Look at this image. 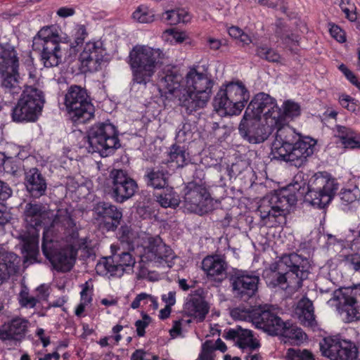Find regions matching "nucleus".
<instances>
[{
    "label": "nucleus",
    "instance_id": "473e14b6",
    "mask_svg": "<svg viewBox=\"0 0 360 360\" xmlns=\"http://www.w3.org/2000/svg\"><path fill=\"white\" fill-rule=\"evenodd\" d=\"M143 179L147 186L154 189L165 188L168 185V172L162 166L146 168Z\"/></svg>",
    "mask_w": 360,
    "mask_h": 360
},
{
    "label": "nucleus",
    "instance_id": "7ed1b4c3",
    "mask_svg": "<svg viewBox=\"0 0 360 360\" xmlns=\"http://www.w3.org/2000/svg\"><path fill=\"white\" fill-rule=\"evenodd\" d=\"M164 58L165 53L160 49L135 46L129 52L128 61L133 83L144 86L150 83Z\"/></svg>",
    "mask_w": 360,
    "mask_h": 360
},
{
    "label": "nucleus",
    "instance_id": "bb28decb",
    "mask_svg": "<svg viewBox=\"0 0 360 360\" xmlns=\"http://www.w3.org/2000/svg\"><path fill=\"white\" fill-rule=\"evenodd\" d=\"M203 290L201 288L195 290L189 295L187 302L184 304L185 309L189 316L198 319L202 321L209 311V307L204 297Z\"/></svg>",
    "mask_w": 360,
    "mask_h": 360
},
{
    "label": "nucleus",
    "instance_id": "052dcab7",
    "mask_svg": "<svg viewBox=\"0 0 360 360\" xmlns=\"http://www.w3.org/2000/svg\"><path fill=\"white\" fill-rule=\"evenodd\" d=\"M149 300L153 301V298L150 295L146 292H141L136 295L135 299L131 303V307L134 309H136L141 306L146 305Z\"/></svg>",
    "mask_w": 360,
    "mask_h": 360
},
{
    "label": "nucleus",
    "instance_id": "79ce46f5",
    "mask_svg": "<svg viewBox=\"0 0 360 360\" xmlns=\"http://www.w3.org/2000/svg\"><path fill=\"white\" fill-rule=\"evenodd\" d=\"M117 238L121 243L127 245L129 250H134V243L137 238V234L131 226H121L117 232Z\"/></svg>",
    "mask_w": 360,
    "mask_h": 360
},
{
    "label": "nucleus",
    "instance_id": "4d7b16f0",
    "mask_svg": "<svg viewBox=\"0 0 360 360\" xmlns=\"http://www.w3.org/2000/svg\"><path fill=\"white\" fill-rule=\"evenodd\" d=\"M142 319L137 320L134 325L136 329V334L139 337H143L146 334V328L150 323L152 319L147 314L141 313Z\"/></svg>",
    "mask_w": 360,
    "mask_h": 360
},
{
    "label": "nucleus",
    "instance_id": "f3484780",
    "mask_svg": "<svg viewBox=\"0 0 360 360\" xmlns=\"http://www.w3.org/2000/svg\"><path fill=\"white\" fill-rule=\"evenodd\" d=\"M303 136L296 133L295 129L288 124L278 128L275 141L272 143L271 154L273 158L279 159L280 156L286 155L288 150Z\"/></svg>",
    "mask_w": 360,
    "mask_h": 360
},
{
    "label": "nucleus",
    "instance_id": "aec40b11",
    "mask_svg": "<svg viewBox=\"0 0 360 360\" xmlns=\"http://www.w3.org/2000/svg\"><path fill=\"white\" fill-rule=\"evenodd\" d=\"M223 338L226 340H233L243 350H255L260 347L259 341L254 338L252 331L244 329L240 326L225 330Z\"/></svg>",
    "mask_w": 360,
    "mask_h": 360
},
{
    "label": "nucleus",
    "instance_id": "ddd939ff",
    "mask_svg": "<svg viewBox=\"0 0 360 360\" xmlns=\"http://www.w3.org/2000/svg\"><path fill=\"white\" fill-rule=\"evenodd\" d=\"M184 208L190 212L207 213L213 209V200L205 187L190 182L184 189Z\"/></svg>",
    "mask_w": 360,
    "mask_h": 360
},
{
    "label": "nucleus",
    "instance_id": "f03ea898",
    "mask_svg": "<svg viewBox=\"0 0 360 360\" xmlns=\"http://www.w3.org/2000/svg\"><path fill=\"white\" fill-rule=\"evenodd\" d=\"M214 85L210 75L199 72L196 67H190L181 79V109L190 115L205 108L212 97Z\"/></svg>",
    "mask_w": 360,
    "mask_h": 360
},
{
    "label": "nucleus",
    "instance_id": "cd10ccee",
    "mask_svg": "<svg viewBox=\"0 0 360 360\" xmlns=\"http://www.w3.org/2000/svg\"><path fill=\"white\" fill-rule=\"evenodd\" d=\"M277 328L278 330L274 333L273 335H280L285 343L300 345L307 338V335L302 329L290 321L281 320V323H279Z\"/></svg>",
    "mask_w": 360,
    "mask_h": 360
},
{
    "label": "nucleus",
    "instance_id": "338daca9",
    "mask_svg": "<svg viewBox=\"0 0 360 360\" xmlns=\"http://www.w3.org/2000/svg\"><path fill=\"white\" fill-rule=\"evenodd\" d=\"M345 262L351 264L354 269V270H360V255L359 254H352L346 256Z\"/></svg>",
    "mask_w": 360,
    "mask_h": 360
},
{
    "label": "nucleus",
    "instance_id": "5fc2aeb1",
    "mask_svg": "<svg viewBox=\"0 0 360 360\" xmlns=\"http://www.w3.org/2000/svg\"><path fill=\"white\" fill-rule=\"evenodd\" d=\"M212 340H207L202 344L198 360H214L215 352L213 351Z\"/></svg>",
    "mask_w": 360,
    "mask_h": 360
},
{
    "label": "nucleus",
    "instance_id": "774afa93",
    "mask_svg": "<svg viewBox=\"0 0 360 360\" xmlns=\"http://www.w3.org/2000/svg\"><path fill=\"white\" fill-rule=\"evenodd\" d=\"M11 195V189L4 182L0 181V202L7 200Z\"/></svg>",
    "mask_w": 360,
    "mask_h": 360
},
{
    "label": "nucleus",
    "instance_id": "c9c22d12",
    "mask_svg": "<svg viewBox=\"0 0 360 360\" xmlns=\"http://www.w3.org/2000/svg\"><path fill=\"white\" fill-rule=\"evenodd\" d=\"M262 122L268 128L271 134L274 130H278L283 125H285V118L282 113V110L278 106L277 103L274 109L269 111H265L263 115Z\"/></svg>",
    "mask_w": 360,
    "mask_h": 360
},
{
    "label": "nucleus",
    "instance_id": "1a4fd4ad",
    "mask_svg": "<svg viewBox=\"0 0 360 360\" xmlns=\"http://www.w3.org/2000/svg\"><path fill=\"white\" fill-rule=\"evenodd\" d=\"M339 184L327 172L316 173L309 180L305 198L311 205L322 208L329 204Z\"/></svg>",
    "mask_w": 360,
    "mask_h": 360
},
{
    "label": "nucleus",
    "instance_id": "412c9836",
    "mask_svg": "<svg viewBox=\"0 0 360 360\" xmlns=\"http://www.w3.org/2000/svg\"><path fill=\"white\" fill-rule=\"evenodd\" d=\"M276 101L267 94L260 92L256 94L250 103L244 113V118H257L261 120V115H264L265 111H269L276 107Z\"/></svg>",
    "mask_w": 360,
    "mask_h": 360
},
{
    "label": "nucleus",
    "instance_id": "20e7f679",
    "mask_svg": "<svg viewBox=\"0 0 360 360\" xmlns=\"http://www.w3.org/2000/svg\"><path fill=\"white\" fill-rule=\"evenodd\" d=\"M250 98L243 82L237 80L221 86L213 99V107L221 115H239Z\"/></svg>",
    "mask_w": 360,
    "mask_h": 360
},
{
    "label": "nucleus",
    "instance_id": "37998d69",
    "mask_svg": "<svg viewBox=\"0 0 360 360\" xmlns=\"http://www.w3.org/2000/svg\"><path fill=\"white\" fill-rule=\"evenodd\" d=\"M120 248L118 244H112L110 245L111 255L103 257L96 264V270H110V267H115V259L117 256V252Z\"/></svg>",
    "mask_w": 360,
    "mask_h": 360
},
{
    "label": "nucleus",
    "instance_id": "de8ad7c7",
    "mask_svg": "<svg viewBox=\"0 0 360 360\" xmlns=\"http://www.w3.org/2000/svg\"><path fill=\"white\" fill-rule=\"evenodd\" d=\"M135 263L136 260L130 252H122L117 255L115 267H110V270H117L119 267H122L123 269L125 267L133 268Z\"/></svg>",
    "mask_w": 360,
    "mask_h": 360
},
{
    "label": "nucleus",
    "instance_id": "6e6d98bb",
    "mask_svg": "<svg viewBox=\"0 0 360 360\" xmlns=\"http://www.w3.org/2000/svg\"><path fill=\"white\" fill-rule=\"evenodd\" d=\"M162 20L169 25H176L180 22V11L179 8L166 11L162 15Z\"/></svg>",
    "mask_w": 360,
    "mask_h": 360
},
{
    "label": "nucleus",
    "instance_id": "f704fd0d",
    "mask_svg": "<svg viewBox=\"0 0 360 360\" xmlns=\"http://www.w3.org/2000/svg\"><path fill=\"white\" fill-rule=\"evenodd\" d=\"M22 241V252L25 253V260L24 264L27 262L33 263L37 260V256L39 253V238L34 233H24L21 236Z\"/></svg>",
    "mask_w": 360,
    "mask_h": 360
},
{
    "label": "nucleus",
    "instance_id": "c85d7f7f",
    "mask_svg": "<svg viewBox=\"0 0 360 360\" xmlns=\"http://www.w3.org/2000/svg\"><path fill=\"white\" fill-rule=\"evenodd\" d=\"M258 276H238L233 282V289L237 296L244 300L252 297L257 290Z\"/></svg>",
    "mask_w": 360,
    "mask_h": 360
},
{
    "label": "nucleus",
    "instance_id": "58836bf2",
    "mask_svg": "<svg viewBox=\"0 0 360 360\" xmlns=\"http://www.w3.org/2000/svg\"><path fill=\"white\" fill-rule=\"evenodd\" d=\"M227 268L224 255H207L202 261V270H226Z\"/></svg>",
    "mask_w": 360,
    "mask_h": 360
},
{
    "label": "nucleus",
    "instance_id": "c03bdc74",
    "mask_svg": "<svg viewBox=\"0 0 360 360\" xmlns=\"http://www.w3.org/2000/svg\"><path fill=\"white\" fill-rule=\"evenodd\" d=\"M133 18L141 23H150L154 21L155 14L153 10L141 5L132 14Z\"/></svg>",
    "mask_w": 360,
    "mask_h": 360
},
{
    "label": "nucleus",
    "instance_id": "6ab92c4d",
    "mask_svg": "<svg viewBox=\"0 0 360 360\" xmlns=\"http://www.w3.org/2000/svg\"><path fill=\"white\" fill-rule=\"evenodd\" d=\"M252 316V323L255 327L271 335L278 330L276 328L281 323L282 320L267 305L255 307Z\"/></svg>",
    "mask_w": 360,
    "mask_h": 360
},
{
    "label": "nucleus",
    "instance_id": "a878e982",
    "mask_svg": "<svg viewBox=\"0 0 360 360\" xmlns=\"http://www.w3.org/2000/svg\"><path fill=\"white\" fill-rule=\"evenodd\" d=\"M149 251L154 255L155 262H158L163 268H172L174 258L172 250L162 242V240L157 236L149 239Z\"/></svg>",
    "mask_w": 360,
    "mask_h": 360
},
{
    "label": "nucleus",
    "instance_id": "bf43d9fd",
    "mask_svg": "<svg viewBox=\"0 0 360 360\" xmlns=\"http://www.w3.org/2000/svg\"><path fill=\"white\" fill-rule=\"evenodd\" d=\"M287 356L292 358H300L301 360H315L313 354L308 349L290 348L287 351Z\"/></svg>",
    "mask_w": 360,
    "mask_h": 360
},
{
    "label": "nucleus",
    "instance_id": "a211bd4d",
    "mask_svg": "<svg viewBox=\"0 0 360 360\" xmlns=\"http://www.w3.org/2000/svg\"><path fill=\"white\" fill-rule=\"evenodd\" d=\"M96 219L100 221V226L107 231H115L122 219V212L115 205L100 202L94 207Z\"/></svg>",
    "mask_w": 360,
    "mask_h": 360
},
{
    "label": "nucleus",
    "instance_id": "dca6fc26",
    "mask_svg": "<svg viewBox=\"0 0 360 360\" xmlns=\"http://www.w3.org/2000/svg\"><path fill=\"white\" fill-rule=\"evenodd\" d=\"M238 130L241 136L250 143L264 142L271 135L270 131L260 119L243 118Z\"/></svg>",
    "mask_w": 360,
    "mask_h": 360
},
{
    "label": "nucleus",
    "instance_id": "7c9ffc66",
    "mask_svg": "<svg viewBox=\"0 0 360 360\" xmlns=\"http://www.w3.org/2000/svg\"><path fill=\"white\" fill-rule=\"evenodd\" d=\"M19 70V57L15 46L8 41L0 42V71Z\"/></svg>",
    "mask_w": 360,
    "mask_h": 360
},
{
    "label": "nucleus",
    "instance_id": "0eeeda50",
    "mask_svg": "<svg viewBox=\"0 0 360 360\" xmlns=\"http://www.w3.org/2000/svg\"><path fill=\"white\" fill-rule=\"evenodd\" d=\"M64 104L71 120L85 123L94 116L95 108L87 90L79 85H71L65 95Z\"/></svg>",
    "mask_w": 360,
    "mask_h": 360
},
{
    "label": "nucleus",
    "instance_id": "4c0bfd02",
    "mask_svg": "<svg viewBox=\"0 0 360 360\" xmlns=\"http://www.w3.org/2000/svg\"><path fill=\"white\" fill-rule=\"evenodd\" d=\"M21 257L0 245V270H19Z\"/></svg>",
    "mask_w": 360,
    "mask_h": 360
},
{
    "label": "nucleus",
    "instance_id": "393cba45",
    "mask_svg": "<svg viewBox=\"0 0 360 360\" xmlns=\"http://www.w3.org/2000/svg\"><path fill=\"white\" fill-rule=\"evenodd\" d=\"M25 186L27 191L34 198L44 195L47 189L46 178L36 167L25 172Z\"/></svg>",
    "mask_w": 360,
    "mask_h": 360
},
{
    "label": "nucleus",
    "instance_id": "3c124183",
    "mask_svg": "<svg viewBox=\"0 0 360 360\" xmlns=\"http://www.w3.org/2000/svg\"><path fill=\"white\" fill-rule=\"evenodd\" d=\"M340 104L347 110L360 115V103L347 94H342L339 97Z\"/></svg>",
    "mask_w": 360,
    "mask_h": 360
},
{
    "label": "nucleus",
    "instance_id": "f8f14e48",
    "mask_svg": "<svg viewBox=\"0 0 360 360\" xmlns=\"http://www.w3.org/2000/svg\"><path fill=\"white\" fill-rule=\"evenodd\" d=\"M319 346L322 356L330 360H356L358 358L359 351L356 345L338 336L324 338Z\"/></svg>",
    "mask_w": 360,
    "mask_h": 360
},
{
    "label": "nucleus",
    "instance_id": "09e8293b",
    "mask_svg": "<svg viewBox=\"0 0 360 360\" xmlns=\"http://www.w3.org/2000/svg\"><path fill=\"white\" fill-rule=\"evenodd\" d=\"M341 202L344 205L352 204L360 198V191L355 186L353 188L342 189L340 193Z\"/></svg>",
    "mask_w": 360,
    "mask_h": 360
},
{
    "label": "nucleus",
    "instance_id": "0e129e2a",
    "mask_svg": "<svg viewBox=\"0 0 360 360\" xmlns=\"http://www.w3.org/2000/svg\"><path fill=\"white\" fill-rule=\"evenodd\" d=\"M347 4H349V1L342 0L340 6L342 11L345 13L346 17L350 21H355L356 20V14L355 12H353V9L354 8V6L352 4L350 7H347Z\"/></svg>",
    "mask_w": 360,
    "mask_h": 360
},
{
    "label": "nucleus",
    "instance_id": "a19ab883",
    "mask_svg": "<svg viewBox=\"0 0 360 360\" xmlns=\"http://www.w3.org/2000/svg\"><path fill=\"white\" fill-rule=\"evenodd\" d=\"M264 276H265L266 282L269 287L279 286L283 290L289 287L287 283L286 274H281L280 271H266V274Z\"/></svg>",
    "mask_w": 360,
    "mask_h": 360
},
{
    "label": "nucleus",
    "instance_id": "864d4df0",
    "mask_svg": "<svg viewBox=\"0 0 360 360\" xmlns=\"http://www.w3.org/2000/svg\"><path fill=\"white\" fill-rule=\"evenodd\" d=\"M38 302L37 298L29 296L28 289L26 287L22 288L19 293V302L21 307L34 308Z\"/></svg>",
    "mask_w": 360,
    "mask_h": 360
},
{
    "label": "nucleus",
    "instance_id": "13d9d810",
    "mask_svg": "<svg viewBox=\"0 0 360 360\" xmlns=\"http://www.w3.org/2000/svg\"><path fill=\"white\" fill-rule=\"evenodd\" d=\"M1 165H3L1 170L4 172L15 175L18 172V166L11 158H6L3 153H0Z\"/></svg>",
    "mask_w": 360,
    "mask_h": 360
},
{
    "label": "nucleus",
    "instance_id": "ea45409f",
    "mask_svg": "<svg viewBox=\"0 0 360 360\" xmlns=\"http://www.w3.org/2000/svg\"><path fill=\"white\" fill-rule=\"evenodd\" d=\"M299 307L301 309V317L305 325L314 326L315 323L314 309L312 302L306 298L299 302Z\"/></svg>",
    "mask_w": 360,
    "mask_h": 360
},
{
    "label": "nucleus",
    "instance_id": "5701e85b",
    "mask_svg": "<svg viewBox=\"0 0 360 360\" xmlns=\"http://www.w3.org/2000/svg\"><path fill=\"white\" fill-rule=\"evenodd\" d=\"M27 330V321L21 318H14L0 327V340L22 341Z\"/></svg>",
    "mask_w": 360,
    "mask_h": 360
},
{
    "label": "nucleus",
    "instance_id": "4be33fe9",
    "mask_svg": "<svg viewBox=\"0 0 360 360\" xmlns=\"http://www.w3.org/2000/svg\"><path fill=\"white\" fill-rule=\"evenodd\" d=\"M275 265L274 270H309L314 268V262L309 255L304 256L302 253L292 252L281 256Z\"/></svg>",
    "mask_w": 360,
    "mask_h": 360
},
{
    "label": "nucleus",
    "instance_id": "4468645a",
    "mask_svg": "<svg viewBox=\"0 0 360 360\" xmlns=\"http://www.w3.org/2000/svg\"><path fill=\"white\" fill-rule=\"evenodd\" d=\"M110 179L112 198L118 203H122L131 198L138 188L136 182L123 169H112Z\"/></svg>",
    "mask_w": 360,
    "mask_h": 360
},
{
    "label": "nucleus",
    "instance_id": "8fccbe9b",
    "mask_svg": "<svg viewBox=\"0 0 360 360\" xmlns=\"http://www.w3.org/2000/svg\"><path fill=\"white\" fill-rule=\"evenodd\" d=\"M282 113L285 123L288 124L289 119L297 117L300 114V106L294 101H286L283 103Z\"/></svg>",
    "mask_w": 360,
    "mask_h": 360
},
{
    "label": "nucleus",
    "instance_id": "c756f323",
    "mask_svg": "<svg viewBox=\"0 0 360 360\" xmlns=\"http://www.w3.org/2000/svg\"><path fill=\"white\" fill-rule=\"evenodd\" d=\"M46 207L41 203L28 202L23 211V217L26 224L34 229L41 226L49 217Z\"/></svg>",
    "mask_w": 360,
    "mask_h": 360
},
{
    "label": "nucleus",
    "instance_id": "e2e57ef3",
    "mask_svg": "<svg viewBox=\"0 0 360 360\" xmlns=\"http://www.w3.org/2000/svg\"><path fill=\"white\" fill-rule=\"evenodd\" d=\"M87 33L86 32V29L84 26L80 25L77 27V32L75 33V37L74 42H72L70 44L71 48H76L77 46L82 44L84 39L86 36Z\"/></svg>",
    "mask_w": 360,
    "mask_h": 360
},
{
    "label": "nucleus",
    "instance_id": "b1692460",
    "mask_svg": "<svg viewBox=\"0 0 360 360\" xmlns=\"http://www.w3.org/2000/svg\"><path fill=\"white\" fill-rule=\"evenodd\" d=\"M18 70L0 71V84L6 102H11L22 91Z\"/></svg>",
    "mask_w": 360,
    "mask_h": 360
},
{
    "label": "nucleus",
    "instance_id": "680f3d73",
    "mask_svg": "<svg viewBox=\"0 0 360 360\" xmlns=\"http://www.w3.org/2000/svg\"><path fill=\"white\" fill-rule=\"evenodd\" d=\"M329 32L332 37L338 42L343 43L346 41L345 32L339 26L330 24Z\"/></svg>",
    "mask_w": 360,
    "mask_h": 360
},
{
    "label": "nucleus",
    "instance_id": "f257e3e1",
    "mask_svg": "<svg viewBox=\"0 0 360 360\" xmlns=\"http://www.w3.org/2000/svg\"><path fill=\"white\" fill-rule=\"evenodd\" d=\"M78 237L76 223L68 210L58 209L51 227L44 231L43 253L60 270H71L76 262L77 250L88 248L87 238Z\"/></svg>",
    "mask_w": 360,
    "mask_h": 360
},
{
    "label": "nucleus",
    "instance_id": "2f4dec72",
    "mask_svg": "<svg viewBox=\"0 0 360 360\" xmlns=\"http://www.w3.org/2000/svg\"><path fill=\"white\" fill-rule=\"evenodd\" d=\"M104 56V49L100 41L88 42L80 53L79 60L83 65L91 67L99 64Z\"/></svg>",
    "mask_w": 360,
    "mask_h": 360
},
{
    "label": "nucleus",
    "instance_id": "9b49d317",
    "mask_svg": "<svg viewBox=\"0 0 360 360\" xmlns=\"http://www.w3.org/2000/svg\"><path fill=\"white\" fill-rule=\"evenodd\" d=\"M330 301L336 302L337 310L345 315L347 322L360 320V283L335 290Z\"/></svg>",
    "mask_w": 360,
    "mask_h": 360
},
{
    "label": "nucleus",
    "instance_id": "39448f33",
    "mask_svg": "<svg viewBox=\"0 0 360 360\" xmlns=\"http://www.w3.org/2000/svg\"><path fill=\"white\" fill-rule=\"evenodd\" d=\"M60 37L53 26L42 27L34 37L32 48L41 55L46 68L58 66L62 62L63 49Z\"/></svg>",
    "mask_w": 360,
    "mask_h": 360
},
{
    "label": "nucleus",
    "instance_id": "69168bd1",
    "mask_svg": "<svg viewBox=\"0 0 360 360\" xmlns=\"http://www.w3.org/2000/svg\"><path fill=\"white\" fill-rule=\"evenodd\" d=\"M157 200L163 207H168L174 205L171 194L159 195L157 196Z\"/></svg>",
    "mask_w": 360,
    "mask_h": 360
},
{
    "label": "nucleus",
    "instance_id": "423d86ee",
    "mask_svg": "<svg viewBox=\"0 0 360 360\" xmlns=\"http://www.w3.org/2000/svg\"><path fill=\"white\" fill-rule=\"evenodd\" d=\"M45 103L41 90L32 85H27L11 112V118L15 122H35L41 115Z\"/></svg>",
    "mask_w": 360,
    "mask_h": 360
},
{
    "label": "nucleus",
    "instance_id": "e433bc0d",
    "mask_svg": "<svg viewBox=\"0 0 360 360\" xmlns=\"http://www.w3.org/2000/svg\"><path fill=\"white\" fill-rule=\"evenodd\" d=\"M335 136L340 139L345 148H360V139L357 133L352 128L337 125Z\"/></svg>",
    "mask_w": 360,
    "mask_h": 360
},
{
    "label": "nucleus",
    "instance_id": "9d476101",
    "mask_svg": "<svg viewBox=\"0 0 360 360\" xmlns=\"http://www.w3.org/2000/svg\"><path fill=\"white\" fill-rule=\"evenodd\" d=\"M296 202L294 195H285L283 193H274L264 197L257 208L264 224L274 226L281 224L285 212Z\"/></svg>",
    "mask_w": 360,
    "mask_h": 360
},
{
    "label": "nucleus",
    "instance_id": "6e6552de",
    "mask_svg": "<svg viewBox=\"0 0 360 360\" xmlns=\"http://www.w3.org/2000/svg\"><path fill=\"white\" fill-rule=\"evenodd\" d=\"M88 141L93 152L98 153L102 157H108L120 147L118 131L109 122L94 124L88 133Z\"/></svg>",
    "mask_w": 360,
    "mask_h": 360
},
{
    "label": "nucleus",
    "instance_id": "2eb2a0df",
    "mask_svg": "<svg viewBox=\"0 0 360 360\" xmlns=\"http://www.w3.org/2000/svg\"><path fill=\"white\" fill-rule=\"evenodd\" d=\"M316 141L309 136H303L288 150L286 155L280 156L278 160L290 162L296 167L303 166L307 158L311 156L315 150Z\"/></svg>",
    "mask_w": 360,
    "mask_h": 360
},
{
    "label": "nucleus",
    "instance_id": "49530a36",
    "mask_svg": "<svg viewBox=\"0 0 360 360\" xmlns=\"http://www.w3.org/2000/svg\"><path fill=\"white\" fill-rule=\"evenodd\" d=\"M255 307H245L239 306L231 310L230 314L235 320L246 321L252 322L253 309Z\"/></svg>",
    "mask_w": 360,
    "mask_h": 360
},
{
    "label": "nucleus",
    "instance_id": "603ef678",
    "mask_svg": "<svg viewBox=\"0 0 360 360\" xmlns=\"http://www.w3.org/2000/svg\"><path fill=\"white\" fill-rule=\"evenodd\" d=\"M161 37L169 44H178L180 43V30L177 27L167 29L162 32Z\"/></svg>",
    "mask_w": 360,
    "mask_h": 360
},
{
    "label": "nucleus",
    "instance_id": "a18cd8bd",
    "mask_svg": "<svg viewBox=\"0 0 360 360\" xmlns=\"http://www.w3.org/2000/svg\"><path fill=\"white\" fill-rule=\"evenodd\" d=\"M256 55L262 59L271 63H277L281 59L280 54L267 46H259L256 49Z\"/></svg>",
    "mask_w": 360,
    "mask_h": 360
},
{
    "label": "nucleus",
    "instance_id": "72a5a7b5",
    "mask_svg": "<svg viewBox=\"0 0 360 360\" xmlns=\"http://www.w3.org/2000/svg\"><path fill=\"white\" fill-rule=\"evenodd\" d=\"M160 84L171 94L180 88L179 68L177 66L167 65L160 75Z\"/></svg>",
    "mask_w": 360,
    "mask_h": 360
}]
</instances>
